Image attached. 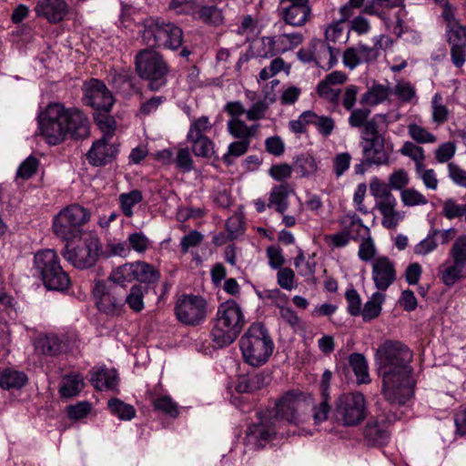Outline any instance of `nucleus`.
<instances>
[{
  "label": "nucleus",
  "mask_w": 466,
  "mask_h": 466,
  "mask_svg": "<svg viewBox=\"0 0 466 466\" xmlns=\"http://www.w3.org/2000/svg\"><path fill=\"white\" fill-rule=\"evenodd\" d=\"M349 364L352 369L359 384H367L370 382L368 362L362 354L352 353L349 357Z\"/></svg>",
  "instance_id": "obj_33"
},
{
  "label": "nucleus",
  "mask_w": 466,
  "mask_h": 466,
  "mask_svg": "<svg viewBox=\"0 0 466 466\" xmlns=\"http://www.w3.org/2000/svg\"><path fill=\"white\" fill-rule=\"evenodd\" d=\"M329 400V397L321 396L319 403L312 406V415L309 416V419L312 418L314 425H319L328 420L330 411Z\"/></svg>",
  "instance_id": "obj_58"
},
{
  "label": "nucleus",
  "mask_w": 466,
  "mask_h": 466,
  "mask_svg": "<svg viewBox=\"0 0 466 466\" xmlns=\"http://www.w3.org/2000/svg\"><path fill=\"white\" fill-rule=\"evenodd\" d=\"M250 143L246 140H238L230 143L228 147V151L223 155L222 160L227 166H231L234 163V157H239L245 155L248 148Z\"/></svg>",
  "instance_id": "obj_49"
},
{
  "label": "nucleus",
  "mask_w": 466,
  "mask_h": 466,
  "mask_svg": "<svg viewBox=\"0 0 466 466\" xmlns=\"http://www.w3.org/2000/svg\"><path fill=\"white\" fill-rule=\"evenodd\" d=\"M317 168L315 158L309 154L298 156L293 166V169L303 177L315 174Z\"/></svg>",
  "instance_id": "obj_45"
},
{
  "label": "nucleus",
  "mask_w": 466,
  "mask_h": 466,
  "mask_svg": "<svg viewBox=\"0 0 466 466\" xmlns=\"http://www.w3.org/2000/svg\"><path fill=\"white\" fill-rule=\"evenodd\" d=\"M441 279L444 285L448 287L453 286L460 279L466 278V266L456 260H452L451 264L445 267H440Z\"/></svg>",
  "instance_id": "obj_30"
},
{
  "label": "nucleus",
  "mask_w": 466,
  "mask_h": 466,
  "mask_svg": "<svg viewBox=\"0 0 466 466\" xmlns=\"http://www.w3.org/2000/svg\"><path fill=\"white\" fill-rule=\"evenodd\" d=\"M175 314L179 322L198 326L207 317V301L201 296L184 294L177 300Z\"/></svg>",
  "instance_id": "obj_14"
},
{
  "label": "nucleus",
  "mask_w": 466,
  "mask_h": 466,
  "mask_svg": "<svg viewBox=\"0 0 466 466\" xmlns=\"http://www.w3.org/2000/svg\"><path fill=\"white\" fill-rule=\"evenodd\" d=\"M365 442L369 446L384 445L389 441V433L384 425L380 424L376 419H370L362 430Z\"/></svg>",
  "instance_id": "obj_27"
},
{
  "label": "nucleus",
  "mask_w": 466,
  "mask_h": 466,
  "mask_svg": "<svg viewBox=\"0 0 466 466\" xmlns=\"http://www.w3.org/2000/svg\"><path fill=\"white\" fill-rule=\"evenodd\" d=\"M390 95V87L381 84H374L361 96L360 104L376 106L384 102Z\"/></svg>",
  "instance_id": "obj_38"
},
{
  "label": "nucleus",
  "mask_w": 466,
  "mask_h": 466,
  "mask_svg": "<svg viewBox=\"0 0 466 466\" xmlns=\"http://www.w3.org/2000/svg\"><path fill=\"white\" fill-rule=\"evenodd\" d=\"M226 3L222 0H208L198 5L194 18L208 25L218 26L225 21Z\"/></svg>",
  "instance_id": "obj_20"
},
{
  "label": "nucleus",
  "mask_w": 466,
  "mask_h": 466,
  "mask_svg": "<svg viewBox=\"0 0 466 466\" xmlns=\"http://www.w3.org/2000/svg\"><path fill=\"white\" fill-rule=\"evenodd\" d=\"M90 381L97 390H115L118 383L116 370L100 368L91 371Z\"/></svg>",
  "instance_id": "obj_28"
},
{
  "label": "nucleus",
  "mask_w": 466,
  "mask_h": 466,
  "mask_svg": "<svg viewBox=\"0 0 466 466\" xmlns=\"http://www.w3.org/2000/svg\"><path fill=\"white\" fill-rule=\"evenodd\" d=\"M309 406L301 392L289 390L276 402L274 419L285 420L296 426L304 424L309 420V415L305 412Z\"/></svg>",
  "instance_id": "obj_11"
},
{
  "label": "nucleus",
  "mask_w": 466,
  "mask_h": 466,
  "mask_svg": "<svg viewBox=\"0 0 466 466\" xmlns=\"http://www.w3.org/2000/svg\"><path fill=\"white\" fill-rule=\"evenodd\" d=\"M160 279V272L151 264L145 261L126 263L109 275V280L117 283H128L137 280L141 283L153 284Z\"/></svg>",
  "instance_id": "obj_13"
},
{
  "label": "nucleus",
  "mask_w": 466,
  "mask_h": 466,
  "mask_svg": "<svg viewBox=\"0 0 466 466\" xmlns=\"http://www.w3.org/2000/svg\"><path fill=\"white\" fill-rule=\"evenodd\" d=\"M310 115V125L315 126L319 133L323 137L330 136L335 128L334 119L328 116H319L311 110Z\"/></svg>",
  "instance_id": "obj_52"
},
{
  "label": "nucleus",
  "mask_w": 466,
  "mask_h": 466,
  "mask_svg": "<svg viewBox=\"0 0 466 466\" xmlns=\"http://www.w3.org/2000/svg\"><path fill=\"white\" fill-rule=\"evenodd\" d=\"M89 219L88 209L77 204L70 205L54 218V233L63 240H73L80 235L82 226Z\"/></svg>",
  "instance_id": "obj_9"
},
{
  "label": "nucleus",
  "mask_w": 466,
  "mask_h": 466,
  "mask_svg": "<svg viewBox=\"0 0 466 466\" xmlns=\"http://www.w3.org/2000/svg\"><path fill=\"white\" fill-rule=\"evenodd\" d=\"M94 120L103 133L101 138L111 139L115 134L116 122L113 116L106 111H97L94 114Z\"/></svg>",
  "instance_id": "obj_42"
},
{
  "label": "nucleus",
  "mask_w": 466,
  "mask_h": 466,
  "mask_svg": "<svg viewBox=\"0 0 466 466\" xmlns=\"http://www.w3.org/2000/svg\"><path fill=\"white\" fill-rule=\"evenodd\" d=\"M268 379L263 373H256L252 376H242L238 379L236 390L239 393H250L265 387Z\"/></svg>",
  "instance_id": "obj_32"
},
{
  "label": "nucleus",
  "mask_w": 466,
  "mask_h": 466,
  "mask_svg": "<svg viewBox=\"0 0 466 466\" xmlns=\"http://www.w3.org/2000/svg\"><path fill=\"white\" fill-rule=\"evenodd\" d=\"M363 139L362 153L368 167L390 164V153L385 147L384 137H364Z\"/></svg>",
  "instance_id": "obj_19"
},
{
  "label": "nucleus",
  "mask_w": 466,
  "mask_h": 466,
  "mask_svg": "<svg viewBox=\"0 0 466 466\" xmlns=\"http://www.w3.org/2000/svg\"><path fill=\"white\" fill-rule=\"evenodd\" d=\"M35 351L47 356H57L66 351L67 343L64 336L54 333L39 336L35 341Z\"/></svg>",
  "instance_id": "obj_23"
},
{
  "label": "nucleus",
  "mask_w": 466,
  "mask_h": 466,
  "mask_svg": "<svg viewBox=\"0 0 466 466\" xmlns=\"http://www.w3.org/2000/svg\"><path fill=\"white\" fill-rule=\"evenodd\" d=\"M339 223L350 239L359 240L370 234V228L365 226L362 219L355 213L345 214L339 218Z\"/></svg>",
  "instance_id": "obj_25"
},
{
  "label": "nucleus",
  "mask_w": 466,
  "mask_h": 466,
  "mask_svg": "<svg viewBox=\"0 0 466 466\" xmlns=\"http://www.w3.org/2000/svg\"><path fill=\"white\" fill-rule=\"evenodd\" d=\"M412 352L400 341L386 340L376 351L381 393L390 404L404 405L413 395Z\"/></svg>",
  "instance_id": "obj_1"
},
{
  "label": "nucleus",
  "mask_w": 466,
  "mask_h": 466,
  "mask_svg": "<svg viewBox=\"0 0 466 466\" xmlns=\"http://www.w3.org/2000/svg\"><path fill=\"white\" fill-rule=\"evenodd\" d=\"M227 129L229 135L238 140H248V125L239 118H230L227 123Z\"/></svg>",
  "instance_id": "obj_63"
},
{
  "label": "nucleus",
  "mask_w": 466,
  "mask_h": 466,
  "mask_svg": "<svg viewBox=\"0 0 466 466\" xmlns=\"http://www.w3.org/2000/svg\"><path fill=\"white\" fill-rule=\"evenodd\" d=\"M367 416L365 397L360 392L343 394L336 401L335 420L346 427L359 425Z\"/></svg>",
  "instance_id": "obj_10"
},
{
  "label": "nucleus",
  "mask_w": 466,
  "mask_h": 466,
  "mask_svg": "<svg viewBox=\"0 0 466 466\" xmlns=\"http://www.w3.org/2000/svg\"><path fill=\"white\" fill-rule=\"evenodd\" d=\"M450 257L452 260L464 263L466 266V236L456 238L450 251Z\"/></svg>",
  "instance_id": "obj_64"
},
{
  "label": "nucleus",
  "mask_w": 466,
  "mask_h": 466,
  "mask_svg": "<svg viewBox=\"0 0 466 466\" xmlns=\"http://www.w3.org/2000/svg\"><path fill=\"white\" fill-rule=\"evenodd\" d=\"M33 268L47 289L64 291L68 289L69 276L63 269L60 258L54 249L46 248L35 252Z\"/></svg>",
  "instance_id": "obj_5"
},
{
  "label": "nucleus",
  "mask_w": 466,
  "mask_h": 466,
  "mask_svg": "<svg viewBox=\"0 0 466 466\" xmlns=\"http://www.w3.org/2000/svg\"><path fill=\"white\" fill-rule=\"evenodd\" d=\"M371 277L378 291H386L396 280L395 264L388 257L381 256L372 262Z\"/></svg>",
  "instance_id": "obj_18"
},
{
  "label": "nucleus",
  "mask_w": 466,
  "mask_h": 466,
  "mask_svg": "<svg viewBox=\"0 0 466 466\" xmlns=\"http://www.w3.org/2000/svg\"><path fill=\"white\" fill-rule=\"evenodd\" d=\"M361 243L359 246L358 256L360 260L368 262L374 258L377 249L371 235L369 234L360 238Z\"/></svg>",
  "instance_id": "obj_61"
},
{
  "label": "nucleus",
  "mask_w": 466,
  "mask_h": 466,
  "mask_svg": "<svg viewBox=\"0 0 466 466\" xmlns=\"http://www.w3.org/2000/svg\"><path fill=\"white\" fill-rule=\"evenodd\" d=\"M441 279L444 285L448 287L453 286L460 279L466 278V266L456 260H452L451 264L445 267H440Z\"/></svg>",
  "instance_id": "obj_29"
},
{
  "label": "nucleus",
  "mask_w": 466,
  "mask_h": 466,
  "mask_svg": "<svg viewBox=\"0 0 466 466\" xmlns=\"http://www.w3.org/2000/svg\"><path fill=\"white\" fill-rule=\"evenodd\" d=\"M109 141L110 139L100 138L93 143V146L86 153V158L92 166H105L116 157L118 148L115 144L109 143Z\"/></svg>",
  "instance_id": "obj_21"
},
{
  "label": "nucleus",
  "mask_w": 466,
  "mask_h": 466,
  "mask_svg": "<svg viewBox=\"0 0 466 466\" xmlns=\"http://www.w3.org/2000/svg\"><path fill=\"white\" fill-rule=\"evenodd\" d=\"M274 417L259 418L258 422L251 424L246 432L247 441L255 448L261 449L276 435Z\"/></svg>",
  "instance_id": "obj_17"
},
{
  "label": "nucleus",
  "mask_w": 466,
  "mask_h": 466,
  "mask_svg": "<svg viewBox=\"0 0 466 466\" xmlns=\"http://www.w3.org/2000/svg\"><path fill=\"white\" fill-rule=\"evenodd\" d=\"M196 157L210 158L214 154V143L208 137L187 139Z\"/></svg>",
  "instance_id": "obj_41"
},
{
  "label": "nucleus",
  "mask_w": 466,
  "mask_h": 466,
  "mask_svg": "<svg viewBox=\"0 0 466 466\" xmlns=\"http://www.w3.org/2000/svg\"><path fill=\"white\" fill-rule=\"evenodd\" d=\"M153 407L155 410L173 419L177 418L179 415V407L170 396H161L153 400Z\"/></svg>",
  "instance_id": "obj_50"
},
{
  "label": "nucleus",
  "mask_w": 466,
  "mask_h": 466,
  "mask_svg": "<svg viewBox=\"0 0 466 466\" xmlns=\"http://www.w3.org/2000/svg\"><path fill=\"white\" fill-rule=\"evenodd\" d=\"M93 297L97 309L107 316L116 317L124 313L125 283L113 280L96 281Z\"/></svg>",
  "instance_id": "obj_8"
},
{
  "label": "nucleus",
  "mask_w": 466,
  "mask_h": 466,
  "mask_svg": "<svg viewBox=\"0 0 466 466\" xmlns=\"http://www.w3.org/2000/svg\"><path fill=\"white\" fill-rule=\"evenodd\" d=\"M113 87L124 97H129L138 91L130 76L126 73H115L112 76Z\"/></svg>",
  "instance_id": "obj_40"
},
{
  "label": "nucleus",
  "mask_w": 466,
  "mask_h": 466,
  "mask_svg": "<svg viewBox=\"0 0 466 466\" xmlns=\"http://www.w3.org/2000/svg\"><path fill=\"white\" fill-rule=\"evenodd\" d=\"M246 318L241 307L233 299L221 303L217 310L211 338L215 346L224 348L233 343L244 326Z\"/></svg>",
  "instance_id": "obj_3"
},
{
  "label": "nucleus",
  "mask_w": 466,
  "mask_h": 466,
  "mask_svg": "<svg viewBox=\"0 0 466 466\" xmlns=\"http://www.w3.org/2000/svg\"><path fill=\"white\" fill-rule=\"evenodd\" d=\"M83 388V377L78 373H73L63 378V384L60 386L59 393L64 398H71L76 396Z\"/></svg>",
  "instance_id": "obj_37"
},
{
  "label": "nucleus",
  "mask_w": 466,
  "mask_h": 466,
  "mask_svg": "<svg viewBox=\"0 0 466 466\" xmlns=\"http://www.w3.org/2000/svg\"><path fill=\"white\" fill-rule=\"evenodd\" d=\"M276 37L279 53L293 50L303 42V35L299 32L283 33Z\"/></svg>",
  "instance_id": "obj_44"
},
{
  "label": "nucleus",
  "mask_w": 466,
  "mask_h": 466,
  "mask_svg": "<svg viewBox=\"0 0 466 466\" xmlns=\"http://www.w3.org/2000/svg\"><path fill=\"white\" fill-rule=\"evenodd\" d=\"M211 129L212 124L208 116H201L198 118H193L187 134V139L207 137L206 133L209 132Z\"/></svg>",
  "instance_id": "obj_46"
},
{
  "label": "nucleus",
  "mask_w": 466,
  "mask_h": 466,
  "mask_svg": "<svg viewBox=\"0 0 466 466\" xmlns=\"http://www.w3.org/2000/svg\"><path fill=\"white\" fill-rule=\"evenodd\" d=\"M203 2L204 0H171L169 9L177 15L186 14L191 15L194 17L198 5Z\"/></svg>",
  "instance_id": "obj_53"
},
{
  "label": "nucleus",
  "mask_w": 466,
  "mask_h": 466,
  "mask_svg": "<svg viewBox=\"0 0 466 466\" xmlns=\"http://www.w3.org/2000/svg\"><path fill=\"white\" fill-rule=\"evenodd\" d=\"M397 201L385 203L376 208L382 215L381 225L388 229H395L400 221L402 220L403 216L396 210Z\"/></svg>",
  "instance_id": "obj_34"
},
{
  "label": "nucleus",
  "mask_w": 466,
  "mask_h": 466,
  "mask_svg": "<svg viewBox=\"0 0 466 466\" xmlns=\"http://www.w3.org/2000/svg\"><path fill=\"white\" fill-rule=\"evenodd\" d=\"M370 189L371 195L376 199V208L380 207V205H384L385 203L397 201L390 191L391 188L390 186L384 182L380 181L378 178L371 180L370 184Z\"/></svg>",
  "instance_id": "obj_36"
},
{
  "label": "nucleus",
  "mask_w": 466,
  "mask_h": 466,
  "mask_svg": "<svg viewBox=\"0 0 466 466\" xmlns=\"http://www.w3.org/2000/svg\"><path fill=\"white\" fill-rule=\"evenodd\" d=\"M292 192L293 188L288 183L274 186L269 193L268 208H273L278 213L284 215L289 208V197Z\"/></svg>",
  "instance_id": "obj_26"
},
{
  "label": "nucleus",
  "mask_w": 466,
  "mask_h": 466,
  "mask_svg": "<svg viewBox=\"0 0 466 466\" xmlns=\"http://www.w3.org/2000/svg\"><path fill=\"white\" fill-rule=\"evenodd\" d=\"M385 300V294L376 291L372 294L371 298L364 304L361 310L362 319L364 321H370L380 316L382 309V304Z\"/></svg>",
  "instance_id": "obj_39"
},
{
  "label": "nucleus",
  "mask_w": 466,
  "mask_h": 466,
  "mask_svg": "<svg viewBox=\"0 0 466 466\" xmlns=\"http://www.w3.org/2000/svg\"><path fill=\"white\" fill-rule=\"evenodd\" d=\"M141 37L149 47L177 50L183 43V30L174 23L150 17L143 22Z\"/></svg>",
  "instance_id": "obj_6"
},
{
  "label": "nucleus",
  "mask_w": 466,
  "mask_h": 466,
  "mask_svg": "<svg viewBox=\"0 0 466 466\" xmlns=\"http://www.w3.org/2000/svg\"><path fill=\"white\" fill-rule=\"evenodd\" d=\"M340 91V89L332 88L331 86L324 80H321L316 87V92L319 96L335 106L339 104Z\"/></svg>",
  "instance_id": "obj_56"
},
{
  "label": "nucleus",
  "mask_w": 466,
  "mask_h": 466,
  "mask_svg": "<svg viewBox=\"0 0 466 466\" xmlns=\"http://www.w3.org/2000/svg\"><path fill=\"white\" fill-rule=\"evenodd\" d=\"M107 406L111 413L122 420H130L136 416L135 408L119 399L114 398L109 400Z\"/></svg>",
  "instance_id": "obj_43"
},
{
  "label": "nucleus",
  "mask_w": 466,
  "mask_h": 466,
  "mask_svg": "<svg viewBox=\"0 0 466 466\" xmlns=\"http://www.w3.org/2000/svg\"><path fill=\"white\" fill-rule=\"evenodd\" d=\"M417 177L421 179L426 188L436 190L439 186L436 172L432 168H426L425 165L415 169Z\"/></svg>",
  "instance_id": "obj_62"
},
{
  "label": "nucleus",
  "mask_w": 466,
  "mask_h": 466,
  "mask_svg": "<svg viewBox=\"0 0 466 466\" xmlns=\"http://www.w3.org/2000/svg\"><path fill=\"white\" fill-rule=\"evenodd\" d=\"M142 199V193L138 189L121 194L119 196V202L123 214L127 218H131L133 216V207L140 203Z\"/></svg>",
  "instance_id": "obj_48"
},
{
  "label": "nucleus",
  "mask_w": 466,
  "mask_h": 466,
  "mask_svg": "<svg viewBox=\"0 0 466 466\" xmlns=\"http://www.w3.org/2000/svg\"><path fill=\"white\" fill-rule=\"evenodd\" d=\"M135 64L138 76L148 81L150 90L157 91L166 86L169 67L160 54L143 49L137 54Z\"/></svg>",
  "instance_id": "obj_7"
},
{
  "label": "nucleus",
  "mask_w": 466,
  "mask_h": 466,
  "mask_svg": "<svg viewBox=\"0 0 466 466\" xmlns=\"http://www.w3.org/2000/svg\"><path fill=\"white\" fill-rule=\"evenodd\" d=\"M311 46L316 52V65L329 70L338 62L339 50L322 40H313Z\"/></svg>",
  "instance_id": "obj_24"
},
{
  "label": "nucleus",
  "mask_w": 466,
  "mask_h": 466,
  "mask_svg": "<svg viewBox=\"0 0 466 466\" xmlns=\"http://www.w3.org/2000/svg\"><path fill=\"white\" fill-rule=\"evenodd\" d=\"M447 37L450 45H466V28L458 22H451L447 25Z\"/></svg>",
  "instance_id": "obj_59"
},
{
  "label": "nucleus",
  "mask_w": 466,
  "mask_h": 466,
  "mask_svg": "<svg viewBox=\"0 0 466 466\" xmlns=\"http://www.w3.org/2000/svg\"><path fill=\"white\" fill-rule=\"evenodd\" d=\"M386 116L382 114H377L373 116L370 119H368L363 128V134L366 136H370V137H383L382 135L380 134V132L383 128H386Z\"/></svg>",
  "instance_id": "obj_54"
},
{
  "label": "nucleus",
  "mask_w": 466,
  "mask_h": 466,
  "mask_svg": "<svg viewBox=\"0 0 466 466\" xmlns=\"http://www.w3.org/2000/svg\"><path fill=\"white\" fill-rule=\"evenodd\" d=\"M37 16L46 19L49 23L61 22L68 12L65 0H39L35 7Z\"/></svg>",
  "instance_id": "obj_22"
},
{
  "label": "nucleus",
  "mask_w": 466,
  "mask_h": 466,
  "mask_svg": "<svg viewBox=\"0 0 466 466\" xmlns=\"http://www.w3.org/2000/svg\"><path fill=\"white\" fill-rule=\"evenodd\" d=\"M400 198L404 206L414 207L426 205L428 199L415 188H406L400 192Z\"/></svg>",
  "instance_id": "obj_60"
},
{
  "label": "nucleus",
  "mask_w": 466,
  "mask_h": 466,
  "mask_svg": "<svg viewBox=\"0 0 466 466\" xmlns=\"http://www.w3.org/2000/svg\"><path fill=\"white\" fill-rule=\"evenodd\" d=\"M294 266L298 273L302 277H310L315 274L316 262L310 259L306 260L301 248H299L298 255L294 258Z\"/></svg>",
  "instance_id": "obj_57"
},
{
  "label": "nucleus",
  "mask_w": 466,
  "mask_h": 466,
  "mask_svg": "<svg viewBox=\"0 0 466 466\" xmlns=\"http://www.w3.org/2000/svg\"><path fill=\"white\" fill-rule=\"evenodd\" d=\"M442 212L448 219L460 218L466 221V203L458 204L455 200L449 198L443 204Z\"/></svg>",
  "instance_id": "obj_55"
},
{
  "label": "nucleus",
  "mask_w": 466,
  "mask_h": 466,
  "mask_svg": "<svg viewBox=\"0 0 466 466\" xmlns=\"http://www.w3.org/2000/svg\"><path fill=\"white\" fill-rule=\"evenodd\" d=\"M147 292V288L141 284H135L131 287L128 293L125 291L124 306L126 304L135 312H140L144 309V297Z\"/></svg>",
  "instance_id": "obj_35"
},
{
  "label": "nucleus",
  "mask_w": 466,
  "mask_h": 466,
  "mask_svg": "<svg viewBox=\"0 0 466 466\" xmlns=\"http://www.w3.org/2000/svg\"><path fill=\"white\" fill-rule=\"evenodd\" d=\"M408 134L418 144H432L437 141L434 134L415 123L408 126Z\"/></svg>",
  "instance_id": "obj_51"
},
{
  "label": "nucleus",
  "mask_w": 466,
  "mask_h": 466,
  "mask_svg": "<svg viewBox=\"0 0 466 466\" xmlns=\"http://www.w3.org/2000/svg\"><path fill=\"white\" fill-rule=\"evenodd\" d=\"M400 153L402 156L408 157L414 161L415 169L424 165L426 156L423 147L412 142H404L401 148L400 149Z\"/></svg>",
  "instance_id": "obj_47"
},
{
  "label": "nucleus",
  "mask_w": 466,
  "mask_h": 466,
  "mask_svg": "<svg viewBox=\"0 0 466 466\" xmlns=\"http://www.w3.org/2000/svg\"><path fill=\"white\" fill-rule=\"evenodd\" d=\"M101 251L100 240L96 236L88 235L76 247L66 245L63 256L66 260L77 268H88L93 267Z\"/></svg>",
  "instance_id": "obj_12"
},
{
  "label": "nucleus",
  "mask_w": 466,
  "mask_h": 466,
  "mask_svg": "<svg viewBox=\"0 0 466 466\" xmlns=\"http://www.w3.org/2000/svg\"><path fill=\"white\" fill-rule=\"evenodd\" d=\"M83 101L86 105L94 107L96 111L109 112L115 103L111 92L106 85L98 80L92 78L86 82L83 87Z\"/></svg>",
  "instance_id": "obj_15"
},
{
  "label": "nucleus",
  "mask_w": 466,
  "mask_h": 466,
  "mask_svg": "<svg viewBox=\"0 0 466 466\" xmlns=\"http://www.w3.org/2000/svg\"><path fill=\"white\" fill-rule=\"evenodd\" d=\"M279 16L285 24L301 27L310 19L309 0H279Z\"/></svg>",
  "instance_id": "obj_16"
},
{
  "label": "nucleus",
  "mask_w": 466,
  "mask_h": 466,
  "mask_svg": "<svg viewBox=\"0 0 466 466\" xmlns=\"http://www.w3.org/2000/svg\"><path fill=\"white\" fill-rule=\"evenodd\" d=\"M27 382L25 372L6 368L0 371V387L4 390L20 389Z\"/></svg>",
  "instance_id": "obj_31"
},
{
  "label": "nucleus",
  "mask_w": 466,
  "mask_h": 466,
  "mask_svg": "<svg viewBox=\"0 0 466 466\" xmlns=\"http://www.w3.org/2000/svg\"><path fill=\"white\" fill-rule=\"evenodd\" d=\"M38 129L46 142L56 146L70 135L76 139L89 136L90 124L87 116L76 107H65L61 103H50L38 116Z\"/></svg>",
  "instance_id": "obj_2"
},
{
  "label": "nucleus",
  "mask_w": 466,
  "mask_h": 466,
  "mask_svg": "<svg viewBox=\"0 0 466 466\" xmlns=\"http://www.w3.org/2000/svg\"><path fill=\"white\" fill-rule=\"evenodd\" d=\"M246 363L253 367L265 364L274 350V342L262 323H253L239 340Z\"/></svg>",
  "instance_id": "obj_4"
}]
</instances>
